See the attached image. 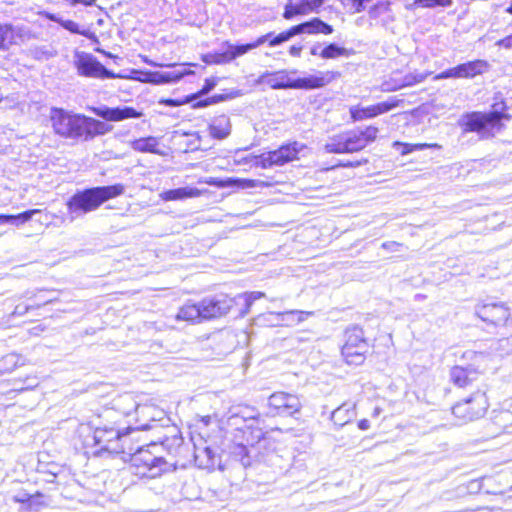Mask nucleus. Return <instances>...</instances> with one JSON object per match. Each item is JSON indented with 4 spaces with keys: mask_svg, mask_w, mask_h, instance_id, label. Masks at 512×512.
Wrapping results in <instances>:
<instances>
[{
    "mask_svg": "<svg viewBox=\"0 0 512 512\" xmlns=\"http://www.w3.org/2000/svg\"><path fill=\"white\" fill-rule=\"evenodd\" d=\"M492 424L499 430V432L506 431L512 426V411L500 410L494 412Z\"/></svg>",
    "mask_w": 512,
    "mask_h": 512,
    "instance_id": "obj_33",
    "label": "nucleus"
},
{
    "mask_svg": "<svg viewBox=\"0 0 512 512\" xmlns=\"http://www.w3.org/2000/svg\"><path fill=\"white\" fill-rule=\"evenodd\" d=\"M135 431H136V429L131 428V427L121 430V433L119 435V439H121V440L119 441L120 442L119 444H120V446H122V448L119 450V453H117L116 455L122 454L123 459H126V456H127V457H129V460L131 461V457L136 453V449L138 448V446H135L134 443L132 442V439L130 438V434Z\"/></svg>",
    "mask_w": 512,
    "mask_h": 512,
    "instance_id": "obj_28",
    "label": "nucleus"
},
{
    "mask_svg": "<svg viewBox=\"0 0 512 512\" xmlns=\"http://www.w3.org/2000/svg\"><path fill=\"white\" fill-rule=\"evenodd\" d=\"M393 146L400 151L401 155H407L409 153H412L414 151H422L428 148H436L440 149L441 145L437 143L428 144V143H417V144H410V143H402V142H394Z\"/></svg>",
    "mask_w": 512,
    "mask_h": 512,
    "instance_id": "obj_34",
    "label": "nucleus"
},
{
    "mask_svg": "<svg viewBox=\"0 0 512 512\" xmlns=\"http://www.w3.org/2000/svg\"><path fill=\"white\" fill-rule=\"evenodd\" d=\"M130 462L135 468V474L149 478L160 476L167 470L168 465L165 457L160 454L157 442L138 447Z\"/></svg>",
    "mask_w": 512,
    "mask_h": 512,
    "instance_id": "obj_5",
    "label": "nucleus"
},
{
    "mask_svg": "<svg viewBox=\"0 0 512 512\" xmlns=\"http://www.w3.org/2000/svg\"><path fill=\"white\" fill-rule=\"evenodd\" d=\"M234 181L239 182V186L241 188H255L264 186V183L260 180H252V179H235Z\"/></svg>",
    "mask_w": 512,
    "mask_h": 512,
    "instance_id": "obj_52",
    "label": "nucleus"
},
{
    "mask_svg": "<svg viewBox=\"0 0 512 512\" xmlns=\"http://www.w3.org/2000/svg\"><path fill=\"white\" fill-rule=\"evenodd\" d=\"M320 51H321V50H320V45H319V44H317V45H314V46L311 48L310 53H311L312 55H314V56H317V55L319 56Z\"/></svg>",
    "mask_w": 512,
    "mask_h": 512,
    "instance_id": "obj_63",
    "label": "nucleus"
},
{
    "mask_svg": "<svg viewBox=\"0 0 512 512\" xmlns=\"http://www.w3.org/2000/svg\"><path fill=\"white\" fill-rule=\"evenodd\" d=\"M506 12L512 15V0L510 5L506 8Z\"/></svg>",
    "mask_w": 512,
    "mask_h": 512,
    "instance_id": "obj_64",
    "label": "nucleus"
},
{
    "mask_svg": "<svg viewBox=\"0 0 512 512\" xmlns=\"http://www.w3.org/2000/svg\"><path fill=\"white\" fill-rule=\"evenodd\" d=\"M130 146L137 152L161 155V152L157 150L158 140L153 136L135 139L130 143Z\"/></svg>",
    "mask_w": 512,
    "mask_h": 512,
    "instance_id": "obj_29",
    "label": "nucleus"
},
{
    "mask_svg": "<svg viewBox=\"0 0 512 512\" xmlns=\"http://www.w3.org/2000/svg\"><path fill=\"white\" fill-rule=\"evenodd\" d=\"M498 44H499L500 46L505 47V48H512V34H511V35H509V36H507V37H505V38H503V39H501V40L498 42Z\"/></svg>",
    "mask_w": 512,
    "mask_h": 512,
    "instance_id": "obj_59",
    "label": "nucleus"
},
{
    "mask_svg": "<svg viewBox=\"0 0 512 512\" xmlns=\"http://www.w3.org/2000/svg\"><path fill=\"white\" fill-rule=\"evenodd\" d=\"M499 348L506 354L512 353V335L499 340Z\"/></svg>",
    "mask_w": 512,
    "mask_h": 512,
    "instance_id": "obj_54",
    "label": "nucleus"
},
{
    "mask_svg": "<svg viewBox=\"0 0 512 512\" xmlns=\"http://www.w3.org/2000/svg\"><path fill=\"white\" fill-rule=\"evenodd\" d=\"M369 350V343L364 336L363 329L358 325L346 328L344 332V344L341 354L349 365H361L364 363L366 353Z\"/></svg>",
    "mask_w": 512,
    "mask_h": 512,
    "instance_id": "obj_7",
    "label": "nucleus"
},
{
    "mask_svg": "<svg viewBox=\"0 0 512 512\" xmlns=\"http://www.w3.org/2000/svg\"><path fill=\"white\" fill-rule=\"evenodd\" d=\"M194 100H196V95L191 94V95L185 96L182 99H172V98L163 99L160 101V103H162L166 106H169V107H178L183 104L192 103Z\"/></svg>",
    "mask_w": 512,
    "mask_h": 512,
    "instance_id": "obj_49",
    "label": "nucleus"
},
{
    "mask_svg": "<svg viewBox=\"0 0 512 512\" xmlns=\"http://www.w3.org/2000/svg\"><path fill=\"white\" fill-rule=\"evenodd\" d=\"M52 21L57 22L60 26H62L64 29L68 30L69 32L73 34H79L82 35L90 40H92L95 43H98V38L96 34L90 30L87 29H80L79 25L74 22L73 20H65L62 18H57L55 15H51L49 17Z\"/></svg>",
    "mask_w": 512,
    "mask_h": 512,
    "instance_id": "obj_26",
    "label": "nucleus"
},
{
    "mask_svg": "<svg viewBox=\"0 0 512 512\" xmlns=\"http://www.w3.org/2000/svg\"><path fill=\"white\" fill-rule=\"evenodd\" d=\"M367 162H368L367 159H363V160H358V161H347L345 163H340L339 165L342 167L354 168V167H359L363 164H366Z\"/></svg>",
    "mask_w": 512,
    "mask_h": 512,
    "instance_id": "obj_57",
    "label": "nucleus"
},
{
    "mask_svg": "<svg viewBox=\"0 0 512 512\" xmlns=\"http://www.w3.org/2000/svg\"><path fill=\"white\" fill-rule=\"evenodd\" d=\"M195 191H196V189L187 188V187L170 189V190L164 191L161 194V197L165 201L181 200V199L195 196L196 195Z\"/></svg>",
    "mask_w": 512,
    "mask_h": 512,
    "instance_id": "obj_35",
    "label": "nucleus"
},
{
    "mask_svg": "<svg viewBox=\"0 0 512 512\" xmlns=\"http://www.w3.org/2000/svg\"><path fill=\"white\" fill-rule=\"evenodd\" d=\"M125 193V186L116 183L77 190L67 201V215L70 221L97 210L103 203Z\"/></svg>",
    "mask_w": 512,
    "mask_h": 512,
    "instance_id": "obj_3",
    "label": "nucleus"
},
{
    "mask_svg": "<svg viewBox=\"0 0 512 512\" xmlns=\"http://www.w3.org/2000/svg\"><path fill=\"white\" fill-rule=\"evenodd\" d=\"M452 0H414V4L422 8L449 7Z\"/></svg>",
    "mask_w": 512,
    "mask_h": 512,
    "instance_id": "obj_46",
    "label": "nucleus"
},
{
    "mask_svg": "<svg viewBox=\"0 0 512 512\" xmlns=\"http://www.w3.org/2000/svg\"><path fill=\"white\" fill-rule=\"evenodd\" d=\"M256 166L261 167L263 169L270 168L272 166H276V162L274 160V157L271 153V151L267 153H263L256 157Z\"/></svg>",
    "mask_w": 512,
    "mask_h": 512,
    "instance_id": "obj_48",
    "label": "nucleus"
},
{
    "mask_svg": "<svg viewBox=\"0 0 512 512\" xmlns=\"http://www.w3.org/2000/svg\"><path fill=\"white\" fill-rule=\"evenodd\" d=\"M333 27L328 23L324 22L320 18H312L309 21L302 22L298 25H294L277 35L273 32H269L254 42L248 44H232L228 41L223 43L225 48L221 52H210L202 56V61L208 65L211 64H225L233 61L234 59L248 53L250 50L259 47L265 42L269 43V46L276 47L284 42L289 41L294 36L300 34H317L322 33L329 35L333 33Z\"/></svg>",
    "mask_w": 512,
    "mask_h": 512,
    "instance_id": "obj_1",
    "label": "nucleus"
},
{
    "mask_svg": "<svg viewBox=\"0 0 512 512\" xmlns=\"http://www.w3.org/2000/svg\"><path fill=\"white\" fill-rule=\"evenodd\" d=\"M231 454L236 460L240 461L244 467L250 465L251 462L248 455V448L245 444H235L231 450Z\"/></svg>",
    "mask_w": 512,
    "mask_h": 512,
    "instance_id": "obj_40",
    "label": "nucleus"
},
{
    "mask_svg": "<svg viewBox=\"0 0 512 512\" xmlns=\"http://www.w3.org/2000/svg\"><path fill=\"white\" fill-rule=\"evenodd\" d=\"M342 6L350 14L360 13L365 10L366 4L371 0H339Z\"/></svg>",
    "mask_w": 512,
    "mask_h": 512,
    "instance_id": "obj_41",
    "label": "nucleus"
},
{
    "mask_svg": "<svg viewBox=\"0 0 512 512\" xmlns=\"http://www.w3.org/2000/svg\"><path fill=\"white\" fill-rule=\"evenodd\" d=\"M313 312L302 311V310H289L284 312L270 313L275 316V326L278 325H294L305 321Z\"/></svg>",
    "mask_w": 512,
    "mask_h": 512,
    "instance_id": "obj_23",
    "label": "nucleus"
},
{
    "mask_svg": "<svg viewBox=\"0 0 512 512\" xmlns=\"http://www.w3.org/2000/svg\"><path fill=\"white\" fill-rule=\"evenodd\" d=\"M295 15H305V10L302 9L300 3H288L285 6L283 17L286 20L292 19Z\"/></svg>",
    "mask_w": 512,
    "mask_h": 512,
    "instance_id": "obj_47",
    "label": "nucleus"
},
{
    "mask_svg": "<svg viewBox=\"0 0 512 512\" xmlns=\"http://www.w3.org/2000/svg\"><path fill=\"white\" fill-rule=\"evenodd\" d=\"M14 41V31L11 25L0 24V49H7Z\"/></svg>",
    "mask_w": 512,
    "mask_h": 512,
    "instance_id": "obj_42",
    "label": "nucleus"
},
{
    "mask_svg": "<svg viewBox=\"0 0 512 512\" xmlns=\"http://www.w3.org/2000/svg\"><path fill=\"white\" fill-rule=\"evenodd\" d=\"M292 79L285 70L277 72H265L256 80L257 84H266L272 89H291Z\"/></svg>",
    "mask_w": 512,
    "mask_h": 512,
    "instance_id": "obj_20",
    "label": "nucleus"
},
{
    "mask_svg": "<svg viewBox=\"0 0 512 512\" xmlns=\"http://www.w3.org/2000/svg\"><path fill=\"white\" fill-rule=\"evenodd\" d=\"M200 304L202 308V319L210 320L228 314L232 307L237 305V300L226 294H217L204 298L200 301Z\"/></svg>",
    "mask_w": 512,
    "mask_h": 512,
    "instance_id": "obj_13",
    "label": "nucleus"
},
{
    "mask_svg": "<svg viewBox=\"0 0 512 512\" xmlns=\"http://www.w3.org/2000/svg\"><path fill=\"white\" fill-rule=\"evenodd\" d=\"M430 75V72L420 73V72H411L406 74L402 80L395 84L390 85L389 83H386L387 87L384 88L385 91H396L404 87L413 86L415 84L423 82L428 76Z\"/></svg>",
    "mask_w": 512,
    "mask_h": 512,
    "instance_id": "obj_27",
    "label": "nucleus"
},
{
    "mask_svg": "<svg viewBox=\"0 0 512 512\" xmlns=\"http://www.w3.org/2000/svg\"><path fill=\"white\" fill-rule=\"evenodd\" d=\"M354 416V410L348 404H343L332 412L331 420L335 425L342 427L349 423Z\"/></svg>",
    "mask_w": 512,
    "mask_h": 512,
    "instance_id": "obj_30",
    "label": "nucleus"
},
{
    "mask_svg": "<svg viewBox=\"0 0 512 512\" xmlns=\"http://www.w3.org/2000/svg\"><path fill=\"white\" fill-rule=\"evenodd\" d=\"M235 411H238L237 415L240 416L241 419H245L247 423L249 421L256 420L259 416V413L254 407L247 405H237L235 406Z\"/></svg>",
    "mask_w": 512,
    "mask_h": 512,
    "instance_id": "obj_44",
    "label": "nucleus"
},
{
    "mask_svg": "<svg viewBox=\"0 0 512 512\" xmlns=\"http://www.w3.org/2000/svg\"><path fill=\"white\" fill-rule=\"evenodd\" d=\"M474 314L483 322L494 327H504L512 322L511 310L506 302L495 297H486L474 307Z\"/></svg>",
    "mask_w": 512,
    "mask_h": 512,
    "instance_id": "obj_8",
    "label": "nucleus"
},
{
    "mask_svg": "<svg viewBox=\"0 0 512 512\" xmlns=\"http://www.w3.org/2000/svg\"><path fill=\"white\" fill-rule=\"evenodd\" d=\"M402 102V100L397 99L396 97H390L388 100L384 102L377 103L374 105L376 115L378 116L387 113L392 109L398 107Z\"/></svg>",
    "mask_w": 512,
    "mask_h": 512,
    "instance_id": "obj_43",
    "label": "nucleus"
},
{
    "mask_svg": "<svg viewBox=\"0 0 512 512\" xmlns=\"http://www.w3.org/2000/svg\"><path fill=\"white\" fill-rule=\"evenodd\" d=\"M32 309H34V305H32V304H30V305L18 304L15 307L13 314L22 316V315L26 314L29 310H32Z\"/></svg>",
    "mask_w": 512,
    "mask_h": 512,
    "instance_id": "obj_55",
    "label": "nucleus"
},
{
    "mask_svg": "<svg viewBox=\"0 0 512 512\" xmlns=\"http://www.w3.org/2000/svg\"><path fill=\"white\" fill-rule=\"evenodd\" d=\"M157 444L160 446V451L166 450L168 454H176L183 444L181 432L176 426H168Z\"/></svg>",
    "mask_w": 512,
    "mask_h": 512,
    "instance_id": "obj_19",
    "label": "nucleus"
},
{
    "mask_svg": "<svg viewBox=\"0 0 512 512\" xmlns=\"http://www.w3.org/2000/svg\"><path fill=\"white\" fill-rule=\"evenodd\" d=\"M232 97H233V95H229V94H215L210 97H207L204 100L198 101L197 103L193 104V107H195V108L206 107L211 104H216V103L225 101Z\"/></svg>",
    "mask_w": 512,
    "mask_h": 512,
    "instance_id": "obj_45",
    "label": "nucleus"
},
{
    "mask_svg": "<svg viewBox=\"0 0 512 512\" xmlns=\"http://www.w3.org/2000/svg\"><path fill=\"white\" fill-rule=\"evenodd\" d=\"M358 427L361 430H367L370 427V422L367 419H362L359 421Z\"/></svg>",
    "mask_w": 512,
    "mask_h": 512,
    "instance_id": "obj_62",
    "label": "nucleus"
},
{
    "mask_svg": "<svg viewBox=\"0 0 512 512\" xmlns=\"http://www.w3.org/2000/svg\"><path fill=\"white\" fill-rule=\"evenodd\" d=\"M401 246H402V244L395 242V241H388V242H384L382 244L383 249H385L387 251H391V252L399 251V248Z\"/></svg>",
    "mask_w": 512,
    "mask_h": 512,
    "instance_id": "obj_56",
    "label": "nucleus"
},
{
    "mask_svg": "<svg viewBox=\"0 0 512 512\" xmlns=\"http://www.w3.org/2000/svg\"><path fill=\"white\" fill-rule=\"evenodd\" d=\"M332 80V73L317 71L314 74L292 79L291 89L312 90L326 86Z\"/></svg>",
    "mask_w": 512,
    "mask_h": 512,
    "instance_id": "obj_17",
    "label": "nucleus"
},
{
    "mask_svg": "<svg viewBox=\"0 0 512 512\" xmlns=\"http://www.w3.org/2000/svg\"><path fill=\"white\" fill-rule=\"evenodd\" d=\"M488 406L485 393L477 391L470 397L456 403L452 407V413L463 423H466L483 417Z\"/></svg>",
    "mask_w": 512,
    "mask_h": 512,
    "instance_id": "obj_10",
    "label": "nucleus"
},
{
    "mask_svg": "<svg viewBox=\"0 0 512 512\" xmlns=\"http://www.w3.org/2000/svg\"><path fill=\"white\" fill-rule=\"evenodd\" d=\"M40 213L38 209L27 210L17 215H0L1 223H8L15 226H20L32 219L35 214Z\"/></svg>",
    "mask_w": 512,
    "mask_h": 512,
    "instance_id": "obj_32",
    "label": "nucleus"
},
{
    "mask_svg": "<svg viewBox=\"0 0 512 512\" xmlns=\"http://www.w3.org/2000/svg\"><path fill=\"white\" fill-rule=\"evenodd\" d=\"M51 301H52L51 299H45V298L40 297L39 301L33 304L34 309H38V308L50 303Z\"/></svg>",
    "mask_w": 512,
    "mask_h": 512,
    "instance_id": "obj_61",
    "label": "nucleus"
},
{
    "mask_svg": "<svg viewBox=\"0 0 512 512\" xmlns=\"http://www.w3.org/2000/svg\"><path fill=\"white\" fill-rule=\"evenodd\" d=\"M264 296L265 294L263 292L253 291L250 293L238 294L237 296L234 297V299L237 300V305L243 303L244 310H242L241 313L246 314L248 313L253 302Z\"/></svg>",
    "mask_w": 512,
    "mask_h": 512,
    "instance_id": "obj_38",
    "label": "nucleus"
},
{
    "mask_svg": "<svg viewBox=\"0 0 512 512\" xmlns=\"http://www.w3.org/2000/svg\"><path fill=\"white\" fill-rule=\"evenodd\" d=\"M177 320H182L190 323H200L204 321L202 319V308L201 304L199 303H187L183 305L177 315Z\"/></svg>",
    "mask_w": 512,
    "mask_h": 512,
    "instance_id": "obj_24",
    "label": "nucleus"
},
{
    "mask_svg": "<svg viewBox=\"0 0 512 512\" xmlns=\"http://www.w3.org/2000/svg\"><path fill=\"white\" fill-rule=\"evenodd\" d=\"M208 130L212 138L217 140L226 139L232 130L230 118L225 114L213 117L209 123Z\"/></svg>",
    "mask_w": 512,
    "mask_h": 512,
    "instance_id": "obj_22",
    "label": "nucleus"
},
{
    "mask_svg": "<svg viewBox=\"0 0 512 512\" xmlns=\"http://www.w3.org/2000/svg\"><path fill=\"white\" fill-rule=\"evenodd\" d=\"M350 115L353 121H362L376 117L374 105L361 107L359 105L350 108Z\"/></svg>",
    "mask_w": 512,
    "mask_h": 512,
    "instance_id": "obj_36",
    "label": "nucleus"
},
{
    "mask_svg": "<svg viewBox=\"0 0 512 512\" xmlns=\"http://www.w3.org/2000/svg\"><path fill=\"white\" fill-rule=\"evenodd\" d=\"M323 3L324 0H300V5L305 10V14L317 10Z\"/></svg>",
    "mask_w": 512,
    "mask_h": 512,
    "instance_id": "obj_50",
    "label": "nucleus"
},
{
    "mask_svg": "<svg viewBox=\"0 0 512 512\" xmlns=\"http://www.w3.org/2000/svg\"><path fill=\"white\" fill-rule=\"evenodd\" d=\"M91 111L96 116L110 122L140 118L142 116V112L137 111L135 108L129 106L108 107L103 105L99 107H93L91 108Z\"/></svg>",
    "mask_w": 512,
    "mask_h": 512,
    "instance_id": "obj_16",
    "label": "nucleus"
},
{
    "mask_svg": "<svg viewBox=\"0 0 512 512\" xmlns=\"http://www.w3.org/2000/svg\"><path fill=\"white\" fill-rule=\"evenodd\" d=\"M304 148V145L294 141L280 146L278 149L271 151L276 166L284 165L297 158L298 153Z\"/></svg>",
    "mask_w": 512,
    "mask_h": 512,
    "instance_id": "obj_21",
    "label": "nucleus"
},
{
    "mask_svg": "<svg viewBox=\"0 0 512 512\" xmlns=\"http://www.w3.org/2000/svg\"><path fill=\"white\" fill-rule=\"evenodd\" d=\"M50 118L57 135L73 140L88 141L112 130V126L103 121L82 114H72L61 108H53Z\"/></svg>",
    "mask_w": 512,
    "mask_h": 512,
    "instance_id": "obj_2",
    "label": "nucleus"
},
{
    "mask_svg": "<svg viewBox=\"0 0 512 512\" xmlns=\"http://www.w3.org/2000/svg\"><path fill=\"white\" fill-rule=\"evenodd\" d=\"M71 5L75 6L77 4H83L85 6H92L95 4L96 0H67Z\"/></svg>",
    "mask_w": 512,
    "mask_h": 512,
    "instance_id": "obj_58",
    "label": "nucleus"
},
{
    "mask_svg": "<svg viewBox=\"0 0 512 512\" xmlns=\"http://www.w3.org/2000/svg\"><path fill=\"white\" fill-rule=\"evenodd\" d=\"M504 118L508 119L509 116L497 111L489 113L471 112L463 117V125L465 131L476 132L481 138L489 139L503 129L502 119Z\"/></svg>",
    "mask_w": 512,
    "mask_h": 512,
    "instance_id": "obj_6",
    "label": "nucleus"
},
{
    "mask_svg": "<svg viewBox=\"0 0 512 512\" xmlns=\"http://www.w3.org/2000/svg\"><path fill=\"white\" fill-rule=\"evenodd\" d=\"M302 51V46L292 45L289 49V54L294 57H299Z\"/></svg>",
    "mask_w": 512,
    "mask_h": 512,
    "instance_id": "obj_60",
    "label": "nucleus"
},
{
    "mask_svg": "<svg viewBox=\"0 0 512 512\" xmlns=\"http://www.w3.org/2000/svg\"><path fill=\"white\" fill-rule=\"evenodd\" d=\"M189 73L190 72L185 68L165 72L132 70L131 75L128 78L143 83L159 85L167 83H176Z\"/></svg>",
    "mask_w": 512,
    "mask_h": 512,
    "instance_id": "obj_14",
    "label": "nucleus"
},
{
    "mask_svg": "<svg viewBox=\"0 0 512 512\" xmlns=\"http://www.w3.org/2000/svg\"><path fill=\"white\" fill-rule=\"evenodd\" d=\"M137 413L141 415L151 416L152 423L143 424L141 426V429L143 430H148L155 427L154 423L157 422L155 418L156 415L159 416V421L164 418V412L162 410H157L151 406L137 407Z\"/></svg>",
    "mask_w": 512,
    "mask_h": 512,
    "instance_id": "obj_37",
    "label": "nucleus"
},
{
    "mask_svg": "<svg viewBox=\"0 0 512 512\" xmlns=\"http://www.w3.org/2000/svg\"><path fill=\"white\" fill-rule=\"evenodd\" d=\"M215 85H216V82H215L214 79H206L203 87L201 88V90L197 94H195L196 95V99L199 96L208 94L212 89H214Z\"/></svg>",
    "mask_w": 512,
    "mask_h": 512,
    "instance_id": "obj_53",
    "label": "nucleus"
},
{
    "mask_svg": "<svg viewBox=\"0 0 512 512\" xmlns=\"http://www.w3.org/2000/svg\"><path fill=\"white\" fill-rule=\"evenodd\" d=\"M73 64L79 76L98 79H116L122 76L107 69L91 53L75 50Z\"/></svg>",
    "mask_w": 512,
    "mask_h": 512,
    "instance_id": "obj_9",
    "label": "nucleus"
},
{
    "mask_svg": "<svg viewBox=\"0 0 512 512\" xmlns=\"http://www.w3.org/2000/svg\"><path fill=\"white\" fill-rule=\"evenodd\" d=\"M388 7L389 3L380 1L370 8V10L368 11L369 16L371 18H377L380 13L386 12L388 10Z\"/></svg>",
    "mask_w": 512,
    "mask_h": 512,
    "instance_id": "obj_51",
    "label": "nucleus"
},
{
    "mask_svg": "<svg viewBox=\"0 0 512 512\" xmlns=\"http://www.w3.org/2000/svg\"><path fill=\"white\" fill-rule=\"evenodd\" d=\"M194 448L195 462L200 468H211L215 465L216 454L209 446L200 447L194 443Z\"/></svg>",
    "mask_w": 512,
    "mask_h": 512,
    "instance_id": "obj_25",
    "label": "nucleus"
},
{
    "mask_svg": "<svg viewBox=\"0 0 512 512\" xmlns=\"http://www.w3.org/2000/svg\"><path fill=\"white\" fill-rule=\"evenodd\" d=\"M344 55H346V49L338 46L336 43H330L319 53V56L323 59H334Z\"/></svg>",
    "mask_w": 512,
    "mask_h": 512,
    "instance_id": "obj_39",
    "label": "nucleus"
},
{
    "mask_svg": "<svg viewBox=\"0 0 512 512\" xmlns=\"http://www.w3.org/2000/svg\"><path fill=\"white\" fill-rule=\"evenodd\" d=\"M378 128L368 126L365 129H354L328 137L324 150L332 154H348L363 150L369 143L375 141Z\"/></svg>",
    "mask_w": 512,
    "mask_h": 512,
    "instance_id": "obj_4",
    "label": "nucleus"
},
{
    "mask_svg": "<svg viewBox=\"0 0 512 512\" xmlns=\"http://www.w3.org/2000/svg\"><path fill=\"white\" fill-rule=\"evenodd\" d=\"M479 375L480 372L471 365L466 367L454 366L450 371L451 381L458 387H466L472 384L479 378Z\"/></svg>",
    "mask_w": 512,
    "mask_h": 512,
    "instance_id": "obj_18",
    "label": "nucleus"
},
{
    "mask_svg": "<svg viewBox=\"0 0 512 512\" xmlns=\"http://www.w3.org/2000/svg\"><path fill=\"white\" fill-rule=\"evenodd\" d=\"M268 407L271 415L293 416L302 408V401L296 394L283 391L274 392L268 398Z\"/></svg>",
    "mask_w": 512,
    "mask_h": 512,
    "instance_id": "obj_12",
    "label": "nucleus"
},
{
    "mask_svg": "<svg viewBox=\"0 0 512 512\" xmlns=\"http://www.w3.org/2000/svg\"><path fill=\"white\" fill-rule=\"evenodd\" d=\"M121 433V429L116 428L114 426H98L94 429L93 432V441L94 445L99 447L97 451H95V455L102 456L107 453L109 455L119 453V450L122 448L120 446L119 435Z\"/></svg>",
    "mask_w": 512,
    "mask_h": 512,
    "instance_id": "obj_11",
    "label": "nucleus"
},
{
    "mask_svg": "<svg viewBox=\"0 0 512 512\" xmlns=\"http://www.w3.org/2000/svg\"><path fill=\"white\" fill-rule=\"evenodd\" d=\"M487 68L488 63L485 60L469 61L442 71L434 77V80L448 78H473L477 75L483 74Z\"/></svg>",
    "mask_w": 512,
    "mask_h": 512,
    "instance_id": "obj_15",
    "label": "nucleus"
},
{
    "mask_svg": "<svg viewBox=\"0 0 512 512\" xmlns=\"http://www.w3.org/2000/svg\"><path fill=\"white\" fill-rule=\"evenodd\" d=\"M237 412L238 411H235V406L230 407L229 410L224 414L222 422L225 423L228 427L238 431H243L244 428H251V425H248L245 419H241L240 416L234 415L238 414Z\"/></svg>",
    "mask_w": 512,
    "mask_h": 512,
    "instance_id": "obj_31",
    "label": "nucleus"
}]
</instances>
